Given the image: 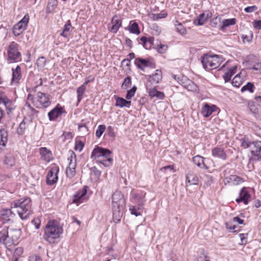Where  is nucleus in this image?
I'll use <instances>...</instances> for the list:
<instances>
[{"instance_id":"1","label":"nucleus","mask_w":261,"mask_h":261,"mask_svg":"<svg viewBox=\"0 0 261 261\" xmlns=\"http://www.w3.org/2000/svg\"><path fill=\"white\" fill-rule=\"evenodd\" d=\"M112 211L114 221L117 223L120 220L123 215L125 200L121 192H115L112 196Z\"/></svg>"},{"instance_id":"2","label":"nucleus","mask_w":261,"mask_h":261,"mask_svg":"<svg viewBox=\"0 0 261 261\" xmlns=\"http://www.w3.org/2000/svg\"><path fill=\"white\" fill-rule=\"evenodd\" d=\"M51 97L50 95L41 92H38L37 94V97L35 98L31 94H29L26 102L27 106L31 110L32 112L35 111V109L31 106L33 105L36 108H46L51 103Z\"/></svg>"},{"instance_id":"3","label":"nucleus","mask_w":261,"mask_h":261,"mask_svg":"<svg viewBox=\"0 0 261 261\" xmlns=\"http://www.w3.org/2000/svg\"><path fill=\"white\" fill-rule=\"evenodd\" d=\"M63 233V229L56 221H49L44 229V239L49 243H54Z\"/></svg>"},{"instance_id":"4","label":"nucleus","mask_w":261,"mask_h":261,"mask_svg":"<svg viewBox=\"0 0 261 261\" xmlns=\"http://www.w3.org/2000/svg\"><path fill=\"white\" fill-rule=\"evenodd\" d=\"M91 158L96 160L105 167H109L113 163L112 152L98 146L95 147L91 153Z\"/></svg>"},{"instance_id":"5","label":"nucleus","mask_w":261,"mask_h":261,"mask_svg":"<svg viewBox=\"0 0 261 261\" xmlns=\"http://www.w3.org/2000/svg\"><path fill=\"white\" fill-rule=\"evenodd\" d=\"M31 201L30 198H25L15 201L13 203L14 207L17 208L16 212L22 220L27 219L31 214Z\"/></svg>"},{"instance_id":"6","label":"nucleus","mask_w":261,"mask_h":261,"mask_svg":"<svg viewBox=\"0 0 261 261\" xmlns=\"http://www.w3.org/2000/svg\"><path fill=\"white\" fill-rule=\"evenodd\" d=\"M222 62V59L218 55H204L201 59L203 68L206 70H213L218 67Z\"/></svg>"},{"instance_id":"7","label":"nucleus","mask_w":261,"mask_h":261,"mask_svg":"<svg viewBox=\"0 0 261 261\" xmlns=\"http://www.w3.org/2000/svg\"><path fill=\"white\" fill-rule=\"evenodd\" d=\"M7 60L11 63L21 61V54L18 50V45L15 42H10L7 48Z\"/></svg>"},{"instance_id":"8","label":"nucleus","mask_w":261,"mask_h":261,"mask_svg":"<svg viewBox=\"0 0 261 261\" xmlns=\"http://www.w3.org/2000/svg\"><path fill=\"white\" fill-rule=\"evenodd\" d=\"M29 19V15L26 14L21 20L15 24L13 27V33L15 36H19L26 29Z\"/></svg>"},{"instance_id":"9","label":"nucleus","mask_w":261,"mask_h":261,"mask_svg":"<svg viewBox=\"0 0 261 261\" xmlns=\"http://www.w3.org/2000/svg\"><path fill=\"white\" fill-rule=\"evenodd\" d=\"M68 160H70V163L66 168V175L67 177L71 178L74 176L76 172V155L73 151H71V156L70 159H68Z\"/></svg>"},{"instance_id":"10","label":"nucleus","mask_w":261,"mask_h":261,"mask_svg":"<svg viewBox=\"0 0 261 261\" xmlns=\"http://www.w3.org/2000/svg\"><path fill=\"white\" fill-rule=\"evenodd\" d=\"M64 113H66L64 108L58 103L48 113V117L50 121H55Z\"/></svg>"},{"instance_id":"11","label":"nucleus","mask_w":261,"mask_h":261,"mask_svg":"<svg viewBox=\"0 0 261 261\" xmlns=\"http://www.w3.org/2000/svg\"><path fill=\"white\" fill-rule=\"evenodd\" d=\"M145 193L143 192L136 193L132 191L130 193V200L133 203H136L139 206H143L145 203L144 197Z\"/></svg>"},{"instance_id":"12","label":"nucleus","mask_w":261,"mask_h":261,"mask_svg":"<svg viewBox=\"0 0 261 261\" xmlns=\"http://www.w3.org/2000/svg\"><path fill=\"white\" fill-rule=\"evenodd\" d=\"M59 170L58 167H53L49 170L46 177L47 185H53L57 182L58 180L57 173L59 172Z\"/></svg>"},{"instance_id":"13","label":"nucleus","mask_w":261,"mask_h":261,"mask_svg":"<svg viewBox=\"0 0 261 261\" xmlns=\"http://www.w3.org/2000/svg\"><path fill=\"white\" fill-rule=\"evenodd\" d=\"M87 188L88 187L85 186L82 190H79L74 195L72 202L76 203L77 205L82 203L86 199Z\"/></svg>"},{"instance_id":"14","label":"nucleus","mask_w":261,"mask_h":261,"mask_svg":"<svg viewBox=\"0 0 261 261\" xmlns=\"http://www.w3.org/2000/svg\"><path fill=\"white\" fill-rule=\"evenodd\" d=\"M248 107L250 111L254 114L257 119H261V108L259 105H256L253 101H249Z\"/></svg>"},{"instance_id":"15","label":"nucleus","mask_w":261,"mask_h":261,"mask_svg":"<svg viewBox=\"0 0 261 261\" xmlns=\"http://www.w3.org/2000/svg\"><path fill=\"white\" fill-rule=\"evenodd\" d=\"M8 235L10 243H15L20 238L21 236L20 230L18 229L9 228Z\"/></svg>"},{"instance_id":"16","label":"nucleus","mask_w":261,"mask_h":261,"mask_svg":"<svg viewBox=\"0 0 261 261\" xmlns=\"http://www.w3.org/2000/svg\"><path fill=\"white\" fill-rule=\"evenodd\" d=\"M12 78L11 79V84L17 85L21 78V70L19 66H17L16 68H12Z\"/></svg>"},{"instance_id":"17","label":"nucleus","mask_w":261,"mask_h":261,"mask_svg":"<svg viewBox=\"0 0 261 261\" xmlns=\"http://www.w3.org/2000/svg\"><path fill=\"white\" fill-rule=\"evenodd\" d=\"M212 154L214 158H219L222 160H226L227 154L223 148L221 147H214L212 150Z\"/></svg>"},{"instance_id":"18","label":"nucleus","mask_w":261,"mask_h":261,"mask_svg":"<svg viewBox=\"0 0 261 261\" xmlns=\"http://www.w3.org/2000/svg\"><path fill=\"white\" fill-rule=\"evenodd\" d=\"M243 181V178L236 175H231L229 177H225L224 179L225 185L231 183L233 185H238Z\"/></svg>"},{"instance_id":"19","label":"nucleus","mask_w":261,"mask_h":261,"mask_svg":"<svg viewBox=\"0 0 261 261\" xmlns=\"http://www.w3.org/2000/svg\"><path fill=\"white\" fill-rule=\"evenodd\" d=\"M0 150H2L6 145L8 139V132L4 128L0 129Z\"/></svg>"},{"instance_id":"20","label":"nucleus","mask_w":261,"mask_h":261,"mask_svg":"<svg viewBox=\"0 0 261 261\" xmlns=\"http://www.w3.org/2000/svg\"><path fill=\"white\" fill-rule=\"evenodd\" d=\"M251 154L257 158V160H261V141H254Z\"/></svg>"},{"instance_id":"21","label":"nucleus","mask_w":261,"mask_h":261,"mask_svg":"<svg viewBox=\"0 0 261 261\" xmlns=\"http://www.w3.org/2000/svg\"><path fill=\"white\" fill-rule=\"evenodd\" d=\"M14 215L11 209L5 208L0 211V218L4 221V223L8 222Z\"/></svg>"},{"instance_id":"22","label":"nucleus","mask_w":261,"mask_h":261,"mask_svg":"<svg viewBox=\"0 0 261 261\" xmlns=\"http://www.w3.org/2000/svg\"><path fill=\"white\" fill-rule=\"evenodd\" d=\"M135 64L138 68L143 71L144 67L151 66L152 63L148 60L138 58L136 59Z\"/></svg>"},{"instance_id":"23","label":"nucleus","mask_w":261,"mask_h":261,"mask_svg":"<svg viewBox=\"0 0 261 261\" xmlns=\"http://www.w3.org/2000/svg\"><path fill=\"white\" fill-rule=\"evenodd\" d=\"M217 107L215 105L210 106L205 103L202 108L201 114L204 117H209L216 110Z\"/></svg>"},{"instance_id":"24","label":"nucleus","mask_w":261,"mask_h":261,"mask_svg":"<svg viewBox=\"0 0 261 261\" xmlns=\"http://www.w3.org/2000/svg\"><path fill=\"white\" fill-rule=\"evenodd\" d=\"M8 227L4 228L0 231V243L6 246L10 243L8 235Z\"/></svg>"},{"instance_id":"25","label":"nucleus","mask_w":261,"mask_h":261,"mask_svg":"<svg viewBox=\"0 0 261 261\" xmlns=\"http://www.w3.org/2000/svg\"><path fill=\"white\" fill-rule=\"evenodd\" d=\"M116 99V103L115 106L123 108L126 107L129 108L131 105V101L128 100H126L123 98L119 97L118 96H115Z\"/></svg>"},{"instance_id":"26","label":"nucleus","mask_w":261,"mask_h":261,"mask_svg":"<svg viewBox=\"0 0 261 261\" xmlns=\"http://www.w3.org/2000/svg\"><path fill=\"white\" fill-rule=\"evenodd\" d=\"M171 76L173 79L176 80L177 82L185 88H186L189 83H191V80L184 75H181L177 77L176 75L172 74Z\"/></svg>"},{"instance_id":"27","label":"nucleus","mask_w":261,"mask_h":261,"mask_svg":"<svg viewBox=\"0 0 261 261\" xmlns=\"http://www.w3.org/2000/svg\"><path fill=\"white\" fill-rule=\"evenodd\" d=\"M112 24L110 30L114 33H116L121 26V21L118 16H114L112 18Z\"/></svg>"},{"instance_id":"28","label":"nucleus","mask_w":261,"mask_h":261,"mask_svg":"<svg viewBox=\"0 0 261 261\" xmlns=\"http://www.w3.org/2000/svg\"><path fill=\"white\" fill-rule=\"evenodd\" d=\"M40 153L42 160L46 162H49L50 161L52 153L51 151L46 147H41L40 148Z\"/></svg>"},{"instance_id":"29","label":"nucleus","mask_w":261,"mask_h":261,"mask_svg":"<svg viewBox=\"0 0 261 261\" xmlns=\"http://www.w3.org/2000/svg\"><path fill=\"white\" fill-rule=\"evenodd\" d=\"M204 158L199 155L195 156L192 158L193 162L198 167L201 168L208 169V167L205 164Z\"/></svg>"},{"instance_id":"30","label":"nucleus","mask_w":261,"mask_h":261,"mask_svg":"<svg viewBox=\"0 0 261 261\" xmlns=\"http://www.w3.org/2000/svg\"><path fill=\"white\" fill-rule=\"evenodd\" d=\"M162 79V71L160 70H156L154 74L149 76L148 82L158 84L161 81Z\"/></svg>"},{"instance_id":"31","label":"nucleus","mask_w":261,"mask_h":261,"mask_svg":"<svg viewBox=\"0 0 261 261\" xmlns=\"http://www.w3.org/2000/svg\"><path fill=\"white\" fill-rule=\"evenodd\" d=\"M186 180L189 185H195L197 184L198 178L195 174L192 171H190L187 174Z\"/></svg>"},{"instance_id":"32","label":"nucleus","mask_w":261,"mask_h":261,"mask_svg":"<svg viewBox=\"0 0 261 261\" xmlns=\"http://www.w3.org/2000/svg\"><path fill=\"white\" fill-rule=\"evenodd\" d=\"M239 196L243 200V203L245 204H247L249 199L250 198V195L245 188H243L241 189L239 193Z\"/></svg>"},{"instance_id":"33","label":"nucleus","mask_w":261,"mask_h":261,"mask_svg":"<svg viewBox=\"0 0 261 261\" xmlns=\"http://www.w3.org/2000/svg\"><path fill=\"white\" fill-rule=\"evenodd\" d=\"M208 17V14L206 16L204 13H202L194 20V23L196 25H201L207 20Z\"/></svg>"},{"instance_id":"34","label":"nucleus","mask_w":261,"mask_h":261,"mask_svg":"<svg viewBox=\"0 0 261 261\" xmlns=\"http://www.w3.org/2000/svg\"><path fill=\"white\" fill-rule=\"evenodd\" d=\"M2 103H4L5 106L7 114L10 116L12 111L14 109V107L13 106L12 102L9 101L8 99H2Z\"/></svg>"},{"instance_id":"35","label":"nucleus","mask_w":261,"mask_h":261,"mask_svg":"<svg viewBox=\"0 0 261 261\" xmlns=\"http://www.w3.org/2000/svg\"><path fill=\"white\" fill-rule=\"evenodd\" d=\"M4 163L6 165L10 167L14 166L15 163L14 155L11 153L7 154L4 159Z\"/></svg>"},{"instance_id":"36","label":"nucleus","mask_w":261,"mask_h":261,"mask_svg":"<svg viewBox=\"0 0 261 261\" xmlns=\"http://www.w3.org/2000/svg\"><path fill=\"white\" fill-rule=\"evenodd\" d=\"M149 94L151 97H156L159 99H163L165 96L163 92L158 91L154 88L149 90Z\"/></svg>"},{"instance_id":"37","label":"nucleus","mask_w":261,"mask_h":261,"mask_svg":"<svg viewBox=\"0 0 261 261\" xmlns=\"http://www.w3.org/2000/svg\"><path fill=\"white\" fill-rule=\"evenodd\" d=\"M86 88L84 85H81L76 90L77 98L78 103L80 102L83 98L84 94L86 91Z\"/></svg>"},{"instance_id":"38","label":"nucleus","mask_w":261,"mask_h":261,"mask_svg":"<svg viewBox=\"0 0 261 261\" xmlns=\"http://www.w3.org/2000/svg\"><path fill=\"white\" fill-rule=\"evenodd\" d=\"M236 22V19L235 18L224 19L222 21V25L220 27V30H224L226 27L234 25Z\"/></svg>"},{"instance_id":"39","label":"nucleus","mask_w":261,"mask_h":261,"mask_svg":"<svg viewBox=\"0 0 261 261\" xmlns=\"http://www.w3.org/2000/svg\"><path fill=\"white\" fill-rule=\"evenodd\" d=\"M71 27V22L69 20L67 21V23L64 25L62 32L60 33V35L64 37H67L70 34L69 31L70 30Z\"/></svg>"},{"instance_id":"40","label":"nucleus","mask_w":261,"mask_h":261,"mask_svg":"<svg viewBox=\"0 0 261 261\" xmlns=\"http://www.w3.org/2000/svg\"><path fill=\"white\" fill-rule=\"evenodd\" d=\"M129 31L133 34H135L137 35H139L140 33V31L138 26V24L137 22H133L130 26L128 27Z\"/></svg>"},{"instance_id":"41","label":"nucleus","mask_w":261,"mask_h":261,"mask_svg":"<svg viewBox=\"0 0 261 261\" xmlns=\"http://www.w3.org/2000/svg\"><path fill=\"white\" fill-rule=\"evenodd\" d=\"M254 145V141L251 142L249 141L248 139H243L242 140V146L243 147L247 148H250L251 152L252 150V146Z\"/></svg>"},{"instance_id":"42","label":"nucleus","mask_w":261,"mask_h":261,"mask_svg":"<svg viewBox=\"0 0 261 261\" xmlns=\"http://www.w3.org/2000/svg\"><path fill=\"white\" fill-rule=\"evenodd\" d=\"M242 80L240 74H237L232 80V85L234 87H239L242 84Z\"/></svg>"},{"instance_id":"43","label":"nucleus","mask_w":261,"mask_h":261,"mask_svg":"<svg viewBox=\"0 0 261 261\" xmlns=\"http://www.w3.org/2000/svg\"><path fill=\"white\" fill-rule=\"evenodd\" d=\"M27 123L24 121H22L19 124L17 129V132L19 135H22L26 129Z\"/></svg>"},{"instance_id":"44","label":"nucleus","mask_w":261,"mask_h":261,"mask_svg":"<svg viewBox=\"0 0 261 261\" xmlns=\"http://www.w3.org/2000/svg\"><path fill=\"white\" fill-rule=\"evenodd\" d=\"M188 90L192 91V92H198L199 90L198 86L195 84L192 81H191V83H189L187 87H186Z\"/></svg>"},{"instance_id":"45","label":"nucleus","mask_w":261,"mask_h":261,"mask_svg":"<svg viewBox=\"0 0 261 261\" xmlns=\"http://www.w3.org/2000/svg\"><path fill=\"white\" fill-rule=\"evenodd\" d=\"M254 86L251 83H248L246 85L244 86L242 89L241 91L244 92L245 91H249L250 92L252 93L254 91Z\"/></svg>"},{"instance_id":"46","label":"nucleus","mask_w":261,"mask_h":261,"mask_svg":"<svg viewBox=\"0 0 261 261\" xmlns=\"http://www.w3.org/2000/svg\"><path fill=\"white\" fill-rule=\"evenodd\" d=\"M132 84L131 77L129 76L125 77L124 81L121 85L122 89H126Z\"/></svg>"},{"instance_id":"47","label":"nucleus","mask_w":261,"mask_h":261,"mask_svg":"<svg viewBox=\"0 0 261 261\" xmlns=\"http://www.w3.org/2000/svg\"><path fill=\"white\" fill-rule=\"evenodd\" d=\"M137 87L135 86H133L130 90H128L125 96L126 99L127 100L130 99L134 96Z\"/></svg>"},{"instance_id":"48","label":"nucleus","mask_w":261,"mask_h":261,"mask_svg":"<svg viewBox=\"0 0 261 261\" xmlns=\"http://www.w3.org/2000/svg\"><path fill=\"white\" fill-rule=\"evenodd\" d=\"M257 159L254 156L252 155V156L249 158L248 163L247 165V167L249 170H252L254 168V162L257 161Z\"/></svg>"},{"instance_id":"49","label":"nucleus","mask_w":261,"mask_h":261,"mask_svg":"<svg viewBox=\"0 0 261 261\" xmlns=\"http://www.w3.org/2000/svg\"><path fill=\"white\" fill-rule=\"evenodd\" d=\"M156 49L160 54H164L168 49V46L166 44H160L156 46Z\"/></svg>"},{"instance_id":"50","label":"nucleus","mask_w":261,"mask_h":261,"mask_svg":"<svg viewBox=\"0 0 261 261\" xmlns=\"http://www.w3.org/2000/svg\"><path fill=\"white\" fill-rule=\"evenodd\" d=\"M106 127L105 125H100L96 130L95 135L97 138H100L105 132Z\"/></svg>"},{"instance_id":"51","label":"nucleus","mask_w":261,"mask_h":261,"mask_svg":"<svg viewBox=\"0 0 261 261\" xmlns=\"http://www.w3.org/2000/svg\"><path fill=\"white\" fill-rule=\"evenodd\" d=\"M177 32L181 35H185L187 33L186 28L182 25L181 23H178L176 25Z\"/></svg>"},{"instance_id":"52","label":"nucleus","mask_w":261,"mask_h":261,"mask_svg":"<svg viewBox=\"0 0 261 261\" xmlns=\"http://www.w3.org/2000/svg\"><path fill=\"white\" fill-rule=\"evenodd\" d=\"M84 144L81 141H76L74 146V150L81 152L84 147Z\"/></svg>"},{"instance_id":"53","label":"nucleus","mask_w":261,"mask_h":261,"mask_svg":"<svg viewBox=\"0 0 261 261\" xmlns=\"http://www.w3.org/2000/svg\"><path fill=\"white\" fill-rule=\"evenodd\" d=\"M46 60L44 57L39 58L37 61L36 64L38 67H43L46 64Z\"/></svg>"},{"instance_id":"54","label":"nucleus","mask_w":261,"mask_h":261,"mask_svg":"<svg viewBox=\"0 0 261 261\" xmlns=\"http://www.w3.org/2000/svg\"><path fill=\"white\" fill-rule=\"evenodd\" d=\"M140 40L142 42L143 44V46L146 49H150L151 46L148 44V42L147 41V37L145 36H143L140 38Z\"/></svg>"},{"instance_id":"55","label":"nucleus","mask_w":261,"mask_h":261,"mask_svg":"<svg viewBox=\"0 0 261 261\" xmlns=\"http://www.w3.org/2000/svg\"><path fill=\"white\" fill-rule=\"evenodd\" d=\"M167 16V13L165 11H162L160 13L155 14L153 15L154 19H159L162 18H165Z\"/></svg>"},{"instance_id":"56","label":"nucleus","mask_w":261,"mask_h":261,"mask_svg":"<svg viewBox=\"0 0 261 261\" xmlns=\"http://www.w3.org/2000/svg\"><path fill=\"white\" fill-rule=\"evenodd\" d=\"M225 227L230 232H234L235 228L237 227L235 225H232L231 222H228L225 223Z\"/></svg>"},{"instance_id":"57","label":"nucleus","mask_w":261,"mask_h":261,"mask_svg":"<svg viewBox=\"0 0 261 261\" xmlns=\"http://www.w3.org/2000/svg\"><path fill=\"white\" fill-rule=\"evenodd\" d=\"M57 4L56 0H51V2H49L47 6V11L50 12L54 9L53 7L56 6Z\"/></svg>"},{"instance_id":"58","label":"nucleus","mask_w":261,"mask_h":261,"mask_svg":"<svg viewBox=\"0 0 261 261\" xmlns=\"http://www.w3.org/2000/svg\"><path fill=\"white\" fill-rule=\"evenodd\" d=\"M107 132L108 135L111 137L114 138L115 137V133L114 131V127L112 126H109L107 128Z\"/></svg>"},{"instance_id":"59","label":"nucleus","mask_w":261,"mask_h":261,"mask_svg":"<svg viewBox=\"0 0 261 261\" xmlns=\"http://www.w3.org/2000/svg\"><path fill=\"white\" fill-rule=\"evenodd\" d=\"M129 211L132 215H135L136 216L141 215V213L137 211V209L134 205H131L129 206Z\"/></svg>"},{"instance_id":"60","label":"nucleus","mask_w":261,"mask_h":261,"mask_svg":"<svg viewBox=\"0 0 261 261\" xmlns=\"http://www.w3.org/2000/svg\"><path fill=\"white\" fill-rule=\"evenodd\" d=\"M247 236H248V233H240L239 234L242 244H246L247 243Z\"/></svg>"},{"instance_id":"61","label":"nucleus","mask_w":261,"mask_h":261,"mask_svg":"<svg viewBox=\"0 0 261 261\" xmlns=\"http://www.w3.org/2000/svg\"><path fill=\"white\" fill-rule=\"evenodd\" d=\"M257 7L256 6H252L245 8L244 10L247 13H251L257 10Z\"/></svg>"},{"instance_id":"62","label":"nucleus","mask_w":261,"mask_h":261,"mask_svg":"<svg viewBox=\"0 0 261 261\" xmlns=\"http://www.w3.org/2000/svg\"><path fill=\"white\" fill-rule=\"evenodd\" d=\"M23 252V250L22 248L17 247L15 249L13 255L19 257Z\"/></svg>"},{"instance_id":"63","label":"nucleus","mask_w":261,"mask_h":261,"mask_svg":"<svg viewBox=\"0 0 261 261\" xmlns=\"http://www.w3.org/2000/svg\"><path fill=\"white\" fill-rule=\"evenodd\" d=\"M64 139L66 140L70 141L72 139L73 136L71 132H66L63 134Z\"/></svg>"},{"instance_id":"64","label":"nucleus","mask_w":261,"mask_h":261,"mask_svg":"<svg viewBox=\"0 0 261 261\" xmlns=\"http://www.w3.org/2000/svg\"><path fill=\"white\" fill-rule=\"evenodd\" d=\"M253 27L258 30L261 29V20H255L253 22Z\"/></svg>"}]
</instances>
